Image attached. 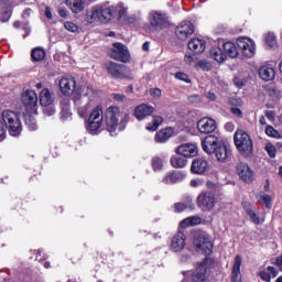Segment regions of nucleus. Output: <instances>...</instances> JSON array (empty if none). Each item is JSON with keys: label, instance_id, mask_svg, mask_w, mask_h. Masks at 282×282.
<instances>
[{"label": "nucleus", "instance_id": "423d86ee", "mask_svg": "<svg viewBox=\"0 0 282 282\" xmlns=\"http://www.w3.org/2000/svg\"><path fill=\"white\" fill-rule=\"evenodd\" d=\"M104 118H105V112L102 111V106L101 105L96 106L90 112V116L88 118L87 131H89V133H93V134L98 133V131H100V129L102 128Z\"/></svg>", "mask_w": 282, "mask_h": 282}, {"label": "nucleus", "instance_id": "680f3d73", "mask_svg": "<svg viewBox=\"0 0 282 282\" xmlns=\"http://www.w3.org/2000/svg\"><path fill=\"white\" fill-rule=\"evenodd\" d=\"M45 116H54V109L52 108H45L44 109Z\"/></svg>", "mask_w": 282, "mask_h": 282}, {"label": "nucleus", "instance_id": "6e6d98bb", "mask_svg": "<svg viewBox=\"0 0 282 282\" xmlns=\"http://www.w3.org/2000/svg\"><path fill=\"white\" fill-rule=\"evenodd\" d=\"M95 95H96V90H94L91 87H87L85 96L93 98Z\"/></svg>", "mask_w": 282, "mask_h": 282}, {"label": "nucleus", "instance_id": "2f4dec72", "mask_svg": "<svg viewBox=\"0 0 282 282\" xmlns=\"http://www.w3.org/2000/svg\"><path fill=\"white\" fill-rule=\"evenodd\" d=\"M210 56L216 61V63H224L226 61V53L219 46H214L210 50Z\"/></svg>", "mask_w": 282, "mask_h": 282}, {"label": "nucleus", "instance_id": "37998d69", "mask_svg": "<svg viewBox=\"0 0 282 282\" xmlns=\"http://www.w3.org/2000/svg\"><path fill=\"white\" fill-rule=\"evenodd\" d=\"M264 151L268 153L269 158H276V145L272 143H267Z\"/></svg>", "mask_w": 282, "mask_h": 282}, {"label": "nucleus", "instance_id": "ddd939ff", "mask_svg": "<svg viewBox=\"0 0 282 282\" xmlns=\"http://www.w3.org/2000/svg\"><path fill=\"white\" fill-rule=\"evenodd\" d=\"M208 263H210V258H205L204 261L198 264L192 275V282H208Z\"/></svg>", "mask_w": 282, "mask_h": 282}, {"label": "nucleus", "instance_id": "c756f323", "mask_svg": "<svg viewBox=\"0 0 282 282\" xmlns=\"http://www.w3.org/2000/svg\"><path fill=\"white\" fill-rule=\"evenodd\" d=\"M172 135H173V129L166 128V129H162V130H160L159 132H156L154 140H155V142L164 143V142H166Z\"/></svg>", "mask_w": 282, "mask_h": 282}, {"label": "nucleus", "instance_id": "0e129e2a", "mask_svg": "<svg viewBox=\"0 0 282 282\" xmlns=\"http://www.w3.org/2000/svg\"><path fill=\"white\" fill-rule=\"evenodd\" d=\"M58 14L59 17H62L63 19H65L67 17V10L65 9H59L58 10Z\"/></svg>", "mask_w": 282, "mask_h": 282}, {"label": "nucleus", "instance_id": "4468645a", "mask_svg": "<svg viewBox=\"0 0 282 282\" xmlns=\"http://www.w3.org/2000/svg\"><path fill=\"white\" fill-rule=\"evenodd\" d=\"M22 104L25 107V111H36V105L39 104V96L34 90H26L22 94Z\"/></svg>", "mask_w": 282, "mask_h": 282}, {"label": "nucleus", "instance_id": "4c0bfd02", "mask_svg": "<svg viewBox=\"0 0 282 282\" xmlns=\"http://www.w3.org/2000/svg\"><path fill=\"white\" fill-rule=\"evenodd\" d=\"M163 122L164 118H162V116H154L152 119V123H149L145 129L147 131H158L160 124H162Z\"/></svg>", "mask_w": 282, "mask_h": 282}, {"label": "nucleus", "instance_id": "f704fd0d", "mask_svg": "<svg viewBox=\"0 0 282 282\" xmlns=\"http://www.w3.org/2000/svg\"><path fill=\"white\" fill-rule=\"evenodd\" d=\"M187 163L188 160H186V156L174 155L171 158V165L173 169H184Z\"/></svg>", "mask_w": 282, "mask_h": 282}, {"label": "nucleus", "instance_id": "09e8293b", "mask_svg": "<svg viewBox=\"0 0 282 282\" xmlns=\"http://www.w3.org/2000/svg\"><path fill=\"white\" fill-rule=\"evenodd\" d=\"M64 28L68 32H77L78 31V25H76L74 22H65Z\"/></svg>", "mask_w": 282, "mask_h": 282}, {"label": "nucleus", "instance_id": "0eeeda50", "mask_svg": "<svg viewBox=\"0 0 282 282\" xmlns=\"http://www.w3.org/2000/svg\"><path fill=\"white\" fill-rule=\"evenodd\" d=\"M217 204V198L213 192H203L197 196L196 205L203 213H210Z\"/></svg>", "mask_w": 282, "mask_h": 282}, {"label": "nucleus", "instance_id": "bb28decb", "mask_svg": "<svg viewBox=\"0 0 282 282\" xmlns=\"http://www.w3.org/2000/svg\"><path fill=\"white\" fill-rule=\"evenodd\" d=\"M40 102L42 107H50V105L54 102V95L52 94V91H50V89L44 88L41 90Z\"/></svg>", "mask_w": 282, "mask_h": 282}, {"label": "nucleus", "instance_id": "f3484780", "mask_svg": "<svg viewBox=\"0 0 282 282\" xmlns=\"http://www.w3.org/2000/svg\"><path fill=\"white\" fill-rule=\"evenodd\" d=\"M177 155H182L183 158H195L198 153L197 144L195 143H184L177 147L176 149Z\"/></svg>", "mask_w": 282, "mask_h": 282}, {"label": "nucleus", "instance_id": "20e7f679", "mask_svg": "<svg viewBox=\"0 0 282 282\" xmlns=\"http://www.w3.org/2000/svg\"><path fill=\"white\" fill-rule=\"evenodd\" d=\"M113 7H107L102 4H98L93 7L91 11L87 14L88 23H107V21H111V17H113Z\"/></svg>", "mask_w": 282, "mask_h": 282}, {"label": "nucleus", "instance_id": "393cba45", "mask_svg": "<svg viewBox=\"0 0 282 282\" xmlns=\"http://www.w3.org/2000/svg\"><path fill=\"white\" fill-rule=\"evenodd\" d=\"M65 3L73 14H78L85 10V0H66Z\"/></svg>", "mask_w": 282, "mask_h": 282}, {"label": "nucleus", "instance_id": "9b49d317", "mask_svg": "<svg viewBox=\"0 0 282 282\" xmlns=\"http://www.w3.org/2000/svg\"><path fill=\"white\" fill-rule=\"evenodd\" d=\"M237 175L239 178L246 184H252L254 180H257V174L248 165V163L240 162L236 165Z\"/></svg>", "mask_w": 282, "mask_h": 282}, {"label": "nucleus", "instance_id": "ea45409f", "mask_svg": "<svg viewBox=\"0 0 282 282\" xmlns=\"http://www.w3.org/2000/svg\"><path fill=\"white\" fill-rule=\"evenodd\" d=\"M31 58H33L34 61H43V58H45V51H43L42 48H34L31 52Z\"/></svg>", "mask_w": 282, "mask_h": 282}, {"label": "nucleus", "instance_id": "3c124183", "mask_svg": "<svg viewBox=\"0 0 282 282\" xmlns=\"http://www.w3.org/2000/svg\"><path fill=\"white\" fill-rule=\"evenodd\" d=\"M175 78H177V80H183V83H191V79L186 73L178 72L175 74Z\"/></svg>", "mask_w": 282, "mask_h": 282}, {"label": "nucleus", "instance_id": "e2e57ef3", "mask_svg": "<svg viewBox=\"0 0 282 282\" xmlns=\"http://www.w3.org/2000/svg\"><path fill=\"white\" fill-rule=\"evenodd\" d=\"M206 98H208V100H216L217 96H215V93H207L206 94Z\"/></svg>", "mask_w": 282, "mask_h": 282}, {"label": "nucleus", "instance_id": "1a4fd4ad", "mask_svg": "<svg viewBox=\"0 0 282 282\" xmlns=\"http://www.w3.org/2000/svg\"><path fill=\"white\" fill-rule=\"evenodd\" d=\"M105 68L112 78H131V70L126 65L107 62Z\"/></svg>", "mask_w": 282, "mask_h": 282}, {"label": "nucleus", "instance_id": "5701e85b", "mask_svg": "<svg viewBox=\"0 0 282 282\" xmlns=\"http://www.w3.org/2000/svg\"><path fill=\"white\" fill-rule=\"evenodd\" d=\"M279 271L274 267H268L267 269H259L258 276L262 281L270 282L272 279H275L278 276Z\"/></svg>", "mask_w": 282, "mask_h": 282}, {"label": "nucleus", "instance_id": "58836bf2", "mask_svg": "<svg viewBox=\"0 0 282 282\" xmlns=\"http://www.w3.org/2000/svg\"><path fill=\"white\" fill-rule=\"evenodd\" d=\"M265 134L269 137V138H274L275 140H281L282 138V134L281 132H279L276 129H274V127L272 126H267L265 128Z\"/></svg>", "mask_w": 282, "mask_h": 282}, {"label": "nucleus", "instance_id": "6e6552de", "mask_svg": "<svg viewBox=\"0 0 282 282\" xmlns=\"http://www.w3.org/2000/svg\"><path fill=\"white\" fill-rule=\"evenodd\" d=\"M194 246L197 248L198 252H203L206 257L213 254V241L206 232H200L195 236Z\"/></svg>", "mask_w": 282, "mask_h": 282}, {"label": "nucleus", "instance_id": "e433bc0d", "mask_svg": "<svg viewBox=\"0 0 282 282\" xmlns=\"http://www.w3.org/2000/svg\"><path fill=\"white\" fill-rule=\"evenodd\" d=\"M199 224H202V218H199L197 216H192V217H187L183 221H181L180 226H181V228H188V226H197Z\"/></svg>", "mask_w": 282, "mask_h": 282}, {"label": "nucleus", "instance_id": "6ab92c4d", "mask_svg": "<svg viewBox=\"0 0 282 282\" xmlns=\"http://www.w3.org/2000/svg\"><path fill=\"white\" fill-rule=\"evenodd\" d=\"M186 246V235L182 231H177L173 237L171 241V250L173 252H181V250H184V247Z\"/></svg>", "mask_w": 282, "mask_h": 282}, {"label": "nucleus", "instance_id": "7c9ffc66", "mask_svg": "<svg viewBox=\"0 0 282 282\" xmlns=\"http://www.w3.org/2000/svg\"><path fill=\"white\" fill-rule=\"evenodd\" d=\"M167 21L169 20L166 18V14H162L159 12L152 13L151 25H156V28H162L166 25Z\"/></svg>", "mask_w": 282, "mask_h": 282}, {"label": "nucleus", "instance_id": "473e14b6", "mask_svg": "<svg viewBox=\"0 0 282 282\" xmlns=\"http://www.w3.org/2000/svg\"><path fill=\"white\" fill-rule=\"evenodd\" d=\"M224 51L226 52L227 56H230V58H237V56H239V50L232 42H226L224 44Z\"/></svg>", "mask_w": 282, "mask_h": 282}, {"label": "nucleus", "instance_id": "4be33fe9", "mask_svg": "<svg viewBox=\"0 0 282 282\" xmlns=\"http://www.w3.org/2000/svg\"><path fill=\"white\" fill-rule=\"evenodd\" d=\"M241 263H243V260L241 259V256L237 254L235 257L232 271H231V281L232 282L241 281Z\"/></svg>", "mask_w": 282, "mask_h": 282}, {"label": "nucleus", "instance_id": "bf43d9fd", "mask_svg": "<svg viewBox=\"0 0 282 282\" xmlns=\"http://www.w3.org/2000/svg\"><path fill=\"white\" fill-rule=\"evenodd\" d=\"M32 14V9H25L22 13V17L24 19H30V15Z\"/></svg>", "mask_w": 282, "mask_h": 282}, {"label": "nucleus", "instance_id": "de8ad7c7", "mask_svg": "<svg viewBox=\"0 0 282 282\" xmlns=\"http://www.w3.org/2000/svg\"><path fill=\"white\" fill-rule=\"evenodd\" d=\"M242 208H243V210L247 213V215L249 214V213H252V210H257V207L256 206H253L250 202H248V200H243L242 202Z\"/></svg>", "mask_w": 282, "mask_h": 282}, {"label": "nucleus", "instance_id": "79ce46f5", "mask_svg": "<svg viewBox=\"0 0 282 282\" xmlns=\"http://www.w3.org/2000/svg\"><path fill=\"white\" fill-rule=\"evenodd\" d=\"M265 44L269 47H276V36L274 35V33H268L265 35Z\"/></svg>", "mask_w": 282, "mask_h": 282}, {"label": "nucleus", "instance_id": "49530a36", "mask_svg": "<svg viewBox=\"0 0 282 282\" xmlns=\"http://www.w3.org/2000/svg\"><path fill=\"white\" fill-rule=\"evenodd\" d=\"M196 67H198L199 69H203V72H210V63L207 62V61H199L197 64H196Z\"/></svg>", "mask_w": 282, "mask_h": 282}, {"label": "nucleus", "instance_id": "72a5a7b5", "mask_svg": "<svg viewBox=\"0 0 282 282\" xmlns=\"http://www.w3.org/2000/svg\"><path fill=\"white\" fill-rule=\"evenodd\" d=\"M33 113H36V111L24 112V122L30 131H36V119H34V117L32 116Z\"/></svg>", "mask_w": 282, "mask_h": 282}, {"label": "nucleus", "instance_id": "052dcab7", "mask_svg": "<svg viewBox=\"0 0 282 282\" xmlns=\"http://www.w3.org/2000/svg\"><path fill=\"white\" fill-rule=\"evenodd\" d=\"M46 19H52V10L50 9V7L45 8V12H44Z\"/></svg>", "mask_w": 282, "mask_h": 282}, {"label": "nucleus", "instance_id": "a19ab883", "mask_svg": "<svg viewBox=\"0 0 282 282\" xmlns=\"http://www.w3.org/2000/svg\"><path fill=\"white\" fill-rule=\"evenodd\" d=\"M251 221L256 225L259 226L260 224H263V219H261L259 217V215H257V209L251 210L249 214H247Z\"/></svg>", "mask_w": 282, "mask_h": 282}, {"label": "nucleus", "instance_id": "a18cd8bd", "mask_svg": "<svg viewBox=\"0 0 282 282\" xmlns=\"http://www.w3.org/2000/svg\"><path fill=\"white\" fill-rule=\"evenodd\" d=\"M91 107V101H88L85 106L78 108V113L82 118H85L87 116L89 109Z\"/></svg>", "mask_w": 282, "mask_h": 282}, {"label": "nucleus", "instance_id": "9d476101", "mask_svg": "<svg viewBox=\"0 0 282 282\" xmlns=\"http://www.w3.org/2000/svg\"><path fill=\"white\" fill-rule=\"evenodd\" d=\"M237 46L245 58H252L257 54V45L249 37H239Z\"/></svg>", "mask_w": 282, "mask_h": 282}, {"label": "nucleus", "instance_id": "dca6fc26", "mask_svg": "<svg viewBox=\"0 0 282 282\" xmlns=\"http://www.w3.org/2000/svg\"><path fill=\"white\" fill-rule=\"evenodd\" d=\"M197 129L199 133H204V134L213 133V131L217 129V122L212 118L204 117L198 120Z\"/></svg>", "mask_w": 282, "mask_h": 282}, {"label": "nucleus", "instance_id": "69168bd1", "mask_svg": "<svg viewBox=\"0 0 282 282\" xmlns=\"http://www.w3.org/2000/svg\"><path fill=\"white\" fill-rule=\"evenodd\" d=\"M275 265H278V268H282V254L275 259Z\"/></svg>", "mask_w": 282, "mask_h": 282}, {"label": "nucleus", "instance_id": "5fc2aeb1", "mask_svg": "<svg viewBox=\"0 0 282 282\" xmlns=\"http://www.w3.org/2000/svg\"><path fill=\"white\" fill-rule=\"evenodd\" d=\"M150 94L153 98H160V96H162V90L160 88H152Z\"/></svg>", "mask_w": 282, "mask_h": 282}, {"label": "nucleus", "instance_id": "a211bd4d", "mask_svg": "<svg viewBox=\"0 0 282 282\" xmlns=\"http://www.w3.org/2000/svg\"><path fill=\"white\" fill-rule=\"evenodd\" d=\"M59 89L64 96H72L76 89V79L74 77H63L59 80Z\"/></svg>", "mask_w": 282, "mask_h": 282}, {"label": "nucleus", "instance_id": "864d4df0", "mask_svg": "<svg viewBox=\"0 0 282 282\" xmlns=\"http://www.w3.org/2000/svg\"><path fill=\"white\" fill-rule=\"evenodd\" d=\"M112 98L117 102H124L127 97L124 95H122V94H112Z\"/></svg>", "mask_w": 282, "mask_h": 282}, {"label": "nucleus", "instance_id": "412c9836", "mask_svg": "<svg viewBox=\"0 0 282 282\" xmlns=\"http://www.w3.org/2000/svg\"><path fill=\"white\" fill-rule=\"evenodd\" d=\"M191 171L195 175H202L203 173H206V171H208V161L202 158L195 159L192 162Z\"/></svg>", "mask_w": 282, "mask_h": 282}, {"label": "nucleus", "instance_id": "7ed1b4c3", "mask_svg": "<svg viewBox=\"0 0 282 282\" xmlns=\"http://www.w3.org/2000/svg\"><path fill=\"white\" fill-rule=\"evenodd\" d=\"M234 142L237 151L242 158H252L254 153V143L250 134L243 130H237L234 134Z\"/></svg>", "mask_w": 282, "mask_h": 282}, {"label": "nucleus", "instance_id": "aec40b11", "mask_svg": "<svg viewBox=\"0 0 282 282\" xmlns=\"http://www.w3.org/2000/svg\"><path fill=\"white\" fill-rule=\"evenodd\" d=\"M155 111V108L153 106H149L147 104H142L135 107L134 109V117L137 120H144L145 118H149Z\"/></svg>", "mask_w": 282, "mask_h": 282}, {"label": "nucleus", "instance_id": "39448f33", "mask_svg": "<svg viewBox=\"0 0 282 282\" xmlns=\"http://www.w3.org/2000/svg\"><path fill=\"white\" fill-rule=\"evenodd\" d=\"M6 129L13 137H17L21 133V120H19V115L12 110H3L0 116Z\"/></svg>", "mask_w": 282, "mask_h": 282}, {"label": "nucleus", "instance_id": "f257e3e1", "mask_svg": "<svg viewBox=\"0 0 282 282\" xmlns=\"http://www.w3.org/2000/svg\"><path fill=\"white\" fill-rule=\"evenodd\" d=\"M105 118L107 129L111 135H116V131H124L129 123V112L116 106H110L106 109Z\"/></svg>", "mask_w": 282, "mask_h": 282}, {"label": "nucleus", "instance_id": "c85d7f7f", "mask_svg": "<svg viewBox=\"0 0 282 282\" xmlns=\"http://www.w3.org/2000/svg\"><path fill=\"white\" fill-rule=\"evenodd\" d=\"M275 72L274 68L272 67H268V66H262L259 69V76L262 80H273L274 76H275Z\"/></svg>", "mask_w": 282, "mask_h": 282}, {"label": "nucleus", "instance_id": "cd10ccee", "mask_svg": "<svg viewBox=\"0 0 282 282\" xmlns=\"http://www.w3.org/2000/svg\"><path fill=\"white\" fill-rule=\"evenodd\" d=\"M186 208L193 210L195 208V204H193V198L191 196L186 197L184 202L174 204L175 213H184Z\"/></svg>", "mask_w": 282, "mask_h": 282}, {"label": "nucleus", "instance_id": "774afa93", "mask_svg": "<svg viewBox=\"0 0 282 282\" xmlns=\"http://www.w3.org/2000/svg\"><path fill=\"white\" fill-rule=\"evenodd\" d=\"M200 182L197 180H192L191 181V186H193L194 188H197V186H199Z\"/></svg>", "mask_w": 282, "mask_h": 282}, {"label": "nucleus", "instance_id": "f8f14e48", "mask_svg": "<svg viewBox=\"0 0 282 282\" xmlns=\"http://www.w3.org/2000/svg\"><path fill=\"white\" fill-rule=\"evenodd\" d=\"M110 57L115 61H120L121 63H128V61L131 58V55L129 54V48H127L124 44L116 42L112 44Z\"/></svg>", "mask_w": 282, "mask_h": 282}, {"label": "nucleus", "instance_id": "8fccbe9b", "mask_svg": "<svg viewBox=\"0 0 282 282\" xmlns=\"http://www.w3.org/2000/svg\"><path fill=\"white\" fill-rule=\"evenodd\" d=\"M115 10H117L120 19H122V17H127V8H124L122 3H119Z\"/></svg>", "mask_w": 282, "mask_h": 282}, {"label": "nucleus", "instance_id": "13d9d810", "mask_svg": "<svg viewBox=\"0 0 282 282\" xmlns=\"http://www.w3.org/2000/svg\"><path fill=\"white\" fill-rule=\"evenodd\" d=\"M231 113H234V116H237L238 118H241L242 116L241 109L235 107L231 108Z\"/></svg>", "mask_w": 282, "mask_h": 282}, {"label": "nucleus", "instance_id": "338daca9", "mask_svg": "<svg viewBox=\"0 0 282 282\" xmlns=\"http://www.w3.org/2000/svg\"><path fill=\"white\" fill-rule=\"evenodd\" d=\"M259 122H260V124H261L262 127H265V124H268V121L265 120V117H263V116H260Z\"/></svg>", "mask_w": 282, "mask_h": 282}, {"label": "nucleus", "instance_id": "c03bdc74", "mask_svg": "<svg viewBox=\"0 0 282 282\" xmlns=\"http://www.w3.org/2000/svg\"><path fill=\"white\" fill-rule=\"evenodd\" d=\"M162 166H164V163L162 162V159L154 156L152 159V167L154 171H162Z\"/></svg>", "mask_w": 282, "mask_h": 282}, {"label": "nucleus", "instance_id": "a878e982", "mask_svg": "<svg viewBox=\"0 0 282 282\" xmlns=\"http://www.w3.org/2000/svg\"><path fill=\"white\" fill-rule=\"evenodd\" d=\"M186 175L182 173L181 171H175L170 174H167L164 178L163 182L164 184H177V182H182Z\"/></svg>", "mask_w": 282, "mask_h": 282}, {"label": "nucleus", "instance_id": "4d7b16f0", "mask_svg": "<svg viewBox=\"0 0 282 282\" xmlns=\"http://www.w3.org/2000/svg\"><path fill=\"white\" fill-rule=\"evenodd\" d=\"M184 61H185V63H187V65H193L195 59L193 58V55L186 54L184 57Z\"/></svg>", "mask_w": 282, "mask_h": 282}, {"label": "nucleus", "instance_id": "b1692460", "mask_svg": "<svg viewBox=\"0 0 282 282\" xmlns=\"http://www.w3.org/2000/svg\"><path fill=\"white\" fill-rule=\"evenodd\" d=\"M188 50L194 52V54H202L206 50V41L202 39H192L188 42Z\"/></svg>", "mask_w": 282, "mask_h": 282}, {"label": "nucleus", "instance_id": "2eb2a0df", "mask_svg": "<svg viewBox=\"0 0 282 282\" xmlns=\"http://www.w3.org/2000/svg\"><path fill=\"white\" fill-rule=\"evenodd\" d=\"M194 32L195 26L193 25V23L184 21L176 28L175 34L181 41H186V39H188V36H192Z\"/></svg>", "mask_w": 282, "mask_h": 282}, {"label": "nucleus", "instance_id": "f03ea898", "mask_svg": "<svg viewBox=\"0 0 282 282\" xmlns=\"http://www.w3.org/2000/svg\"><path fill=\"white\" fill-rule=\"evenodd\" d=\"M202 149L207 155H215L218 162H226L230 155L228 147L217 135L209 134L202 141Z\"/></svg>", "mask_w": 282, "mask_h": 282}, {"label": "nucleus", "instance_id": "c9c22d12", "mask_svg": "<svg viewBox=\"0 0 282 282\" xmlns=\"http://www.w3.org/2000/svg\"><path fill=\"white\" fill-rule=\"evenodd\" d=\"M256 198L261 204V206H265V208H272V196H270V194L260 193L256 196Z\"/></svg>", "mask_w": 282, "mask_h": 282}, {"label": "nucleus", "instance_id": "603ef678", "mask_svg": "<svg viewBox=\"0 0 282 282\" xmlns=\"http://www.w3.org/2000/svg\"><path fill=\"white\" fill-rule=\"evenodd\" d=\"M264 116L265 118H268V120H271L273 122V120L276 118V112H274L273 110H265Z\"/></svg>", "mask_w": 282, "mask_h": 282}]
</instances>
